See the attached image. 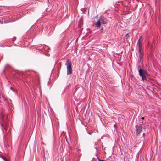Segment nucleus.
Masks as SVG:
<instances>
[{"label": "nucleus", "instance_id": "nucleus-1", "mask_svg": "<svg viewBox=\"0 0 161 161\" xmlns=\"http://www.w3.org/2000/svg\"><path fill=\"white\" fill-rule=\"evenodd\" d=\"M65 65L67 67V75H69L72 73V67L71 62L69 59H67Z\"/></svg>", "mask_w": 161, "mask_h": 161}, {"label": "nucleus", "instance_id": "nucleus-2", "mask_svg": "<svg viewBox=\"0 0 161 161\" xmlns=\"http://www.w3.org/2000/svg\"><path fill=\"white\" fill-rule=\"evenodd\" d=\"M148 79V76L146 71L142 69V79L143 81H147Z\"/></svg>", "mask_w": 161, "mask_h": 161}, {"label": "nucleus", "instance_id": "nucleus-3", "mask_svg": "<svg viewBox=\"0 0 161 161\" xmlns=\"http://www.w3.org/2000/svg\"><path fill=\"white\" fill-rule=\"evenodd\" d=\"M136 134L138 135L141 132V126L140 125H137L136 126Z\"/></svg>", "mask_w": 161, "mask_h": 161}, {"label": "nucleus", "instance_id": "nucleus-4", "mask_svg": "<svg viewBox=\"0 0 161 161\" xmlns=\"http://www.w3.org/2000/svg\"><path fill=\"white\" fill-rule=\"evenodd\" d=\"M141 39V36H140L139 37L137 43V44H138L139 47V53L140 55L141 54V43L140 41Z\"/></svg>", "mask_w": 161, "mask_h": 161}, {"label": "nucleus", "instance_id": "nucleus-5", "mask_svg": "<svg viewBox=\"0 0 161 161\" xmlns=\"http://www.w3.org/2000/svg\"><path fill=\"white\" fill-rule=\"evenodd\" d=\"M94 25L97 28H100L101 25V23L99 19L97 21V22L94 23Z\"/></svg>", "mask_w": 161, "mask_h": 161}, {"label": "nucleus", "instance_id": "nucleus-6", "mask_svg": "<svg viewBox=\"0 0 161 161\" xmlns=\"http://www.w3.org/2000/svg\"><path fill=\"white\" fill-rule=\"evenodd\" d=\"M101 23H103V24H105L106 22L104 20V18L103 17H101L99 19Z\"/></svg>", "mask_w": 161, "mask_h": 161}, {"label": "nucleus", "instance_id": "nucleus-7", "mask_svg": "<svg viewBox=\"0 0 161 161\" xmlns=\"http://www.w3.org/2000/svg\"><path fill=\"white\" fill-rule=\"evenodd\" d=\"M0 157L2 158L5 161H8L5 157L3 156H0Z\"/></svg>", "mask_w": 161, "mask_h": 161}, {"label": "nucleus", "instance_id": "nucleus-8", "mask_svg": "<svg viewBox=\"0 0 161 161\" xmlns=\"http://www.w3.org/2000/svg\"><path fill=\"white\" fill-rule=\"evenodd\" d=\"M130 37V36H129V34L127 33V34L125 36V38L126 40H127Z\"/></svg>", "mask_w": 161, "mask_h": 161}, {"label": "nucleus", "instance_id": "nucleus-9", "mask_svg": "<svg viewBox=\"0 0 161 161\" xmlns=\"http://www.w3.org/2000/svg\"><path fill=\"white\" fill-rule=\"evenodd\" d=\"M1 116L2 117V118L3 119L5 116V114L4 113H1Z\"/></svg>", "mask_w": 161, "mask_h": 161}, {"label": "nucleus", "instance_id": "nucleus-10", "mask_svg": "<svg viewBox=\"0 0 161 161\" xmlns=\"http://www.w3.org/2000/svg\"><path fill=\"white\" fill-rule=\"evenodd\" d=\"M138 72H139V76H141V69H139Z\"/></svg>", "mask_w": 161, "mask_h": 161}, {"label": "nucleus", "instance_id": "nucleus-11", "mask_svg": "<svg viewBox=\"0 0 161 161\" xmlns=\"http://www.w3.org/2000/svg\"><path fill=\"white\" fill-rule=\"evenodd\" d=\"M98 160L99 161H104L103 160H101L98 157H97Z\"/></svg>", "mask_w": 161, "mask_h": 161}, {"label": "nucleus", "instance_id": "nucleus-12", "mask_svg": "<svg viewBox=\"0 0 161 161\" xmlns=\"http://www.w3.org/2000/svg\"><path fill=\"white\" fill-rule=\"evenodd\" d=\"M16 39V37H14L12 39V40H13V41H15Z\"/></svg>", "mask_w": 161, "mask_h": 161}, {"label": "nucleus", "instance_id": "nucleus-13", "mask_svg": "<svg viewBox=\"0 0 161 161\" xmlns=\"http://www.w3.org/2000/svg\"><path fill=\"white\" fill-rule=\"evenodd\" d=\"M139 60L141 61V57H139Z\"/></svg>", "mask_w": 161, "mask_h": 161}, {"label": "nucleus", "instance_id": "nucleus-14", "mask_svg": "<svg viewBox=\"0 0 161 161\" xmlns=\"http://www.w3.org/2000/svg\"><path fill=\"white\" fill-rule=\"evenodd\" d=\"M10 89L11 90H13V88H12V87H11Z\"/></svg>", "mask_w": 161, "mask_h": 161}, {"label": "nucleus", "instance_id": "nucleus-15", "mask_svg": "<svg viewBox=\"0 0 161 161\" xmlns=\"http://www.w3.org/2000/svg\"><path fill=\"white\" fill-rule=\"evenodd\" d=\"M47 48L48 49H50L48 47H47Z\"/></svg>", "mask_w": 161, "mask_h": 161}, {"label": "nucleus", "instance_id": "nucleus-16", "mask_svg": "<svg viewBox=\"0 0 161 161\" xmlns=\"http://www.w3.org/2000/svg\"><path fill=\"white\" fill-rule=\"evenodd\" d=\"M144 117H142V119H144Z\"/></svg>", "mask_w": 161, "mask_h": 161}, {"label": "nucleus", "instance_id": "nucleus-17", "mask_svg": "<svg viewBox=\"0 0 161 161\" xmlns=\"http://www.w3.org/2000/svg\"><path fill=\"white\" fill-rule=\"evenodd\" d=\"M75 90H76H76H77V88H76V89H75Z\"/></svg>", "mask_w": 161, "mask_h": 161}, {"label": "nucleus", "instance_id": "nucleus-18", "mask_svg": "<svg viewBox=\"0 0 161 161\" xmlns=\"http://www.w3.org/2000/svg\"><path fill=\"white\" fill-rule=\"evenodd\" d=\"M144 133L143 134V136H144Z\"/></svg>", "mask_w": 161, "mask_h": 161}]
</instances>
